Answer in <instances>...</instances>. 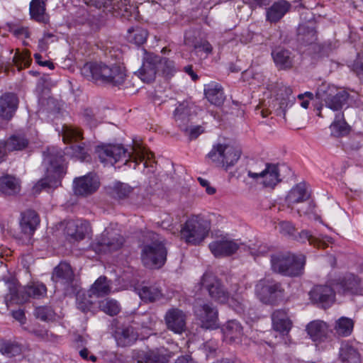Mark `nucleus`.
Instances as JSON below:
<instances>
[{
	"label": "nucleus",
	"mask_w": 363,
	"mask_h": 363,
	"mask_svg": "<svg viewBox=\"0 0 363 363\" xmlns=\"http://www.w3.org/2000/svg\"><path fill=\"white\" fill-rule=\"evenodd\" d=\"M82 74L89 80L101 82L113 86L121 87L126 80L124 67L119 65L108 66L103 63H86L81 69Z\"/></svg>",
	"instance_id": "7ed1b4c3"
},
{
	"label": "nucleus",
	"mask_w": 363,
	"mask_h": 363,
	"mask_svg": "<svg viewBox=\"0 0 363 363\" xmlns=\"http://www.w3.org/2000/svg\"><path fill=\"white\" fill-rule=\"evenodd\" d=\"M31 58L28 52H19L18 50L13 57L12 62L13 65L20 70L24 67H27L30 65Z\"/></svg>",
	"instance_id": "864d4df0"
},
{
	"label": "nucleus",
	"mask_w": 363,
	"mask_h": 363,
	"mask_svg": "<svg viewBox=\"0 0 363 363\" xmlns=\"http://www.w3.org/2000/svg\"><path fill=\"white\" fill-rule=\"evenodd\" d=\"M104 8L108 9V11H116L123 16H128L134 9L130 0H106Z\"/></svg>",
	"instance_id": "c9c22d12"
},
{
	"label": "nucleus",
	"mask_w": 363,
	"mask_h": 363,
	"mask_svg": "<svg viewBox=\"0 0 363 363\" xmlns=\"http://www.w3.org/2000/svg\"><path fill=\"white\" fill-rule=\"evenodd\" d=\"M133 357L138 363H164L165 357L153 351H138L133 353Z\"/></svg>",
	"instance_id": "ea45409f"
},
{
	"label": "nucleus",
	"mask_w": 363,
	"mask_h": 363,
	"mask_svg": "<svg viewBox=\"0 0 363 363\" xmlns=\"http://www.w3.org/2000/svg\"><path fill=\"white\" fill-rule=\"evenodd\" d=\"M45 0H32L30 4V14L33 19L38 22L45 21Z\"/></svg>",
	"instance_id": "a19ab883"
},
{
	"label": "nucleus",
	"mask_w": 363,
	"mask_h": 363,
	"mask_svg": "<svg viewBox=\"0 0 363 363\" xmlns=\"http://www.w3.org/2000/svg\"><path fill=\"white\" fill-rule=\"evenodd\" d=\"M201 284L215 301L220 303H226L229 301V292L216 277L208 274H203L201 279Z\"/></svg>",
	"instance_id": "ddd939ff"
},
{
	"label": "nucleus",
	"mask_w": 363,
	"mask_h": 363,
	"mask_svg": "<svg viewBox=\"0 0 363 363\" xmlns=\"http://www.w3.org/2000/svg\"><path fill=\"white\" fill-rule=\"evenodd\" d=\"M20 182L16 177L6 175L0 177V191L7 196H13L20 192Z\"/></svg>",
	"instance_id": "473e14b6"
},
{
	"label": "nucleus",
	"mask_w": 363,
	"mask_h": 363,
	"mask_svg": "<svg viewBox=\"0 0 363 363\" xmlns=\"http://www.w3.org/2000/svg\"><path fill=\"white\" fill-rule=\"evenodd\" d=\"M95 302L93 296L90 292L85 291H79L76 295L77 308L84 313L89 312L94 313Z\"/></svg>",
	"instance_id": "c85d7f7f"
},
{
	"label": "nucleus",
	"mask_w": 363,
	"mask_h": 363,
	"mask_svg": "<svg viewBox=\"0 0 363 363\" xmlns=\"http://www.w3.org/2000/svg\"><path fill=\"white\" fill-rule=\"evenodd\" d=\"M159 70H161L162 74L169 77H172L176 72L174 62L167 58L162 57L160 56V62H158Z\"/></svg>",
	"instance_id": "6e6d98bb"
},
{
	"label": "nucleus",
	"mask_w": 363,
	"mask_h": 363,
	"mask_svg": "<svg viewBox=\"0 0 363 363\" xmlns=\"http://www.w3.org/2000/svg\"><path fill=\"white\" fill-rule=\"evenodd\" d=\"M21 351V345L16 342L4 341L0 344V352L9 357L20 354Z\"/></svg>",
	"instance_id": "603ef678"
},
{
	"label": "nucleus",
	"mask_w": 363,
	"mask_h": 363,
	"mask_svg": "<svg viewBox=\"0 0 363 363\" xmlns=\"http://www.w3.org/2000/svg\"><path fill=\"white\" fill-rule=\"evenodd\" d=\"M307 332L314 342H320L326 338L328 333L327 324L322 320H314L307 325Z\"/></svg>",
	"instance_id": "2f4dec72"
},
{
	"label": "nucleus",
	"mask_w": 363,
	"mask_h": 363,
	"mask_svg": "<svg viewBox=\"0 0 363 363\" xmlns=\"http://www.w3.org/2000/svg\"><path fill=\"white\" fill-rule=\"evenodd\" d=\"M256 291L260 300L267 304H274L278 298L284 296V289L280 283H269L267 284H259L256 286Z\"/></svg>",
	"instance_id": "f3484780"
},
{
	"label": "nucleus",
	"mask_w": 363,
	"mask_h": 363,
	"mask_svg": "<svg viewBox=\"0 0 363 363\" xmlns=\"http://www.w3.org/2000/svg\"><path fill=\"white\" fill-rule=\"evenodd\" d=\"M237 313H242L244 311L242 303L233 297L230 296L229 301L227 302Z\"/></svg>",
	"instance_id": "69168bd1"
},
{
	"label": "nucleus",
	"mask_w": 363,
	"mask_h": 363,
	"mask_svg": "<svg viewBox=\"0 0 363 363\" xmlns=\"http://www.w3.org/2000/svg\"><path fill=\"white\" fill-rule=\"evenodd\" d=\"M43 164L46 169L45 178L34 186L33 191L39 193L42 189H53L61 185V179L66 174L63 152L55 147H48L43 152Z\"/></svg>",
	"instance_id": "f257e3e1"
},
{
	"label": "nucleus",
	"mask_w": 363,
	"mask_h": 363,
	"mask_svg": "<svg viewBox=\"0 0 363 363\" xmlns=\"http://www.w3.org/2000/svg\"><path fill=\"white\" fill-rule=\"evenodd\" d=\"M133 191V187L129 184L121 182H116L107 187L108 194L118 201L129 198Z\"/></svg>",
	"instance_id": "7c9ffc66"
},
{
	"label": "nucleus",
	"mask_w": 363,
	"mask_h": 363,
	"mask_svg": "<svg viewBox=\"0 0 363 363\" xmlns=\"http://www.w3.org/2000/svg\"><path fill=\"white\" fill-rule=\"evenodd\" d=\"M248 250L252 256L257 257L266 254L269 251V248L266 245H260L257 249L248 247Z\"/></svg>",
	"instance_id": "e2e57ef3"
},
{
	"label": "nucleus",
	"mask_w": 363,
	"mask_h": 363,
	"mask_svg": "<svg viewBox=\"0 0 363 363\" xmlns=\"http://www.w3.org/2000/svg\"><path fill=\"white\" fill-rule=\"evenodd\" d=\"M167 250L159 241L145 245L141 251V260L143 264L150 269H158L165 263Z\"/></svg>",
	"instance_id": "9d476101"
},
{
	"label": "nucleus",
	"mask_w": 363,
	"mask_h": 363,
	"mask_svg": "<svg viewBox=\"0 0 363 363\" xmlns=\"http://www.w3.org/2000/svg\"><path fill=\"white\" fill-rule=\"evenodd\" d=\"M247 175L265 188L274 189L281 181L279 165L277 164L266 163L265 168L260 172L248 170Z\"/></svg>",
	"instance_id": "f8f14e48"
},
{
	"label": "nucleus",
	"mask_w": 363,
	"mask_h": 363,
	"mask_svg": "<svg viewBox=\"0 0 363 363\" xmlns=\"http://www.w3.org/2000/svg\"><path fill=\"white\" fill-rule=\"evenodd\" d=\"M205 95L208 101L216 106H220L225 100L223 89L218 84H209L205 89Z\"/></svg>",
	"instance_id": "e433bc0d"
},
{
	"label": "nucleus",
	"mask_w": 363,
	"mask_h": 363,
	"mask_svg": "<svg viewBox=\"0 0 363 363\" xmlns=\"http://www.w3.org/2000/svg\"><path fill=\"white\" fill-rule=\"evenodd\" d=\"M311 197L306 184L301 182L295 185L288 193L286 203L289 208H293L296 204L303 203Z\"/></svg>",
	"instance_id": "4be33fe9"
},
{
	"label": "nucleus",
	"mask_w": 363,
	"mask_h": 363,
	"mask_svg": "<svg viewBox=\"0 0 363 363\" xmlns=\"http://www.w3.org/2000/svg\"><path fill=\"white\" fill-rule=\"evenodd\" d=\"M272 56L277 67L287 69L293 65V57L289 50L283 48H277L272 52Z\"/></svg>",
	"instance_id": "c756f323"
},
{
	"label": "nucleus",
	"mask_w": 363,
	"mask_h": 363,
	"mask_svg": "<svg viewBox=\"0 0 363 363\" xmlns=\"http://www.w3.org/2000/svg\"><path fill=\"white\" fill-rule=\"evenodd\" d=\"M6 152L22 150L28 146V140L22 135H13L4 142Z\"/></svg>",
	"instance_id": "a18cd8bd"
},
{
	"label": "nucleus",
	"mask_w": 363,
	"mask_h": 363,
	"mask_svg": "<svg viewBox=\"0 0 363 363\" xmlns=\"http://www.w3.org/2000/svg\"><path fill=\"white\" fill-rule=\"evenodd\" d=\"M74 272L71 266L66 262H60L55 269L52 279L55 282L69 285L74 280Z\"/></svg>",
	"instance_id": "cd10ccee"
},
{
	"label": "nucleus",
	"mask_w": 363,
	"mask_h": 363,
	"mask_svg": "<svg viewBox=\"0 0 363 363\" xmlns=\"http://www.w3.org/2000/svg\"><path fill=\"white\" fill-rule=\"evenodd\" d=\"M191 107L187 102L180 104L174 111V118L181 128L185 126L189 122Z\"/></svg>",
	"instance_id": "79ce46f5"
},
{
	"label": "nucleus",
	"mask_w": 363,
	"mask_h": 363,
	"mask_svg": "<svg viewBox=\"0 0 363 363\" xmlns=\"http://www.w3.org/2000/svg\"><path fill=\"white\" fill-rule=\"evenodd\" d=\"M138 295L146 302L155 301L162 296L161 290L156 286H143L138 289Z\"/></svg>",
	"instance_id": "c03bdc74"
},
{
	"label": "nucleus",
	"mask_w": 363,
	"mask_h": 363,
	"mask_svg": "<svg viewBox=\"0 0 363 363\" xmlns=\"http://www.w3.org/2000/svg\"><path fill=\"white\" fill-rule=\"evenodd\" d=\"M67 154H69L72 157H76L81 161L86 160L89 155L83 143L79 145H73L67 149Z\"/></svg>",
	"instance_id": "5fc2aeb1"
},
{
	"label": "nucleus",
	"mask_w": 363,
	"mask_h": 363,
	"mask_svg": "<svg viewBox=\"0 0 363 363\" xmlns=\"http://www.w3.org/2000/svg\"><path fill=\"white\" fill-rule=\"evenodd\" d=\"M124 242V238L117 230L106 228L91 244V247L96 253L111 252L119 250Z\"/></svg>",
	"instance_id": "9b49d317"
},
{
	"label": "nucleus",
	"mask_w": 363,
	"mask_h": 363,
	"mask_svg": "<svg viewBox=\"0 0 363 363\" xmlns=\"http://www.w3.org/2000/svg\"><path fill=\"white\" fill-rule=\"evenodd\" d=\"M8 293L3 303H0V313H6L13 305H20L27 302L30 298L43 297L47 292L45 284L40 282H30L25 286H21L16 281L6 283Z\"/></svg>",
	"instance_id": "f03ea898"
},
{
	"label": "nucleus",
	"mask_w": 363,
	"mask_h": 363,
	"mask_svg": "<svg viewBox=\"0 0 363 363\" xmlns=\"http://www.w3.org/2000/svg\"><path fill=\"white\" fill-rule=\"evenodd\" d=\"M299 40L305 44H312L317 40L316 31L313 28L301 25L298 28Z\"/></svg>",
	"instance_id": "8fccbe9b"
},
{
	"label": "nucleus",
	"mask_w": 363,
	"mask_h": 363,
	"mask_svg": "<svg viewBox=\"0 0 363 363\" xmlns=\"http://www.w3.org/2000/svg\"><path fill=\"white\" fill-rule=\"evenodd\" d=\"M97 154L101 162L110 163L111 165L123 158L125 160L124 164H127L129 160H131L135 163L134 168H135L139 162L145 160H150L153 156L152 152H148L145 147L139 145L133 147V152L131 154H127L126 150L121 145L99 147Z\"/></svg>",
	"instance_id": "20e7f679"
},
{
	"label": "nucleus",
	"mask_w": 363,
	"mask_h": 363,
	"mask_svg": "<svg viewBox=\"0 0 363 363\" xmlns=\"http://www.w3.org/2000/svg\"><path fill=\"white\" fill-rule=\"evenodd\" d=\"M39 223L40 218L35 211L27 210L21 213L20 226L24 234L28 235L33 234Z\"/></svg>",
	"instance_id": "bb28decb"
},
{
	"label": "nucleus",
	"mask_w": 363,
	"mask_h": 363,
	"mask_svg": "<svg viewBox=\"0 0 363 363\" xmlns=\"http://www.w3.org/2000/svg\"><path fill=\"white\" fill-rule=\"evenodd\" d=\"M279 231L285 235H293L295 232V227L291 222L281 221L279 223Z\"/></svg>",
	"instance_id": "680f3d73"
},
{
	"label": "nucleus",
	"mask_w": 363,
	"mask_h": 363,
	"mask_svg": "<svg viewBox=\"0 0 363 363\" xmlns=\"http://www.w3.org/2000/svg\"><path fill=\"white\" fill-rule=\"evenodd\" d=\"M96 297L104 296L111 292L110 281L104 276L99 277L88 291Z\"/></svg>",
	"instance_id": "58836bf2"
},
{
	"label": "nucleus",
	"mask_w": 363,
	"mask_h": 363,
	"mask_svg": "<svg viewBox=\"0 0 363 363\" xmlns=\"http://www.w3.org/2000/svg\"><path fill=\"white\" fill-rule=\"evenodd\" d=\"M99 307L106 314L113 316L116 315L121 311V307L117 301L106 298L99 303Z\"/></svg>",
	"instance_id": "3c124183"
},
{
	"label": "nucleus",
	"mask_w": 363,
	"mask_h": 363,
	"mask_svg": "<svg viewBox=\"0 0 363 363\" xmlns=\"http://www.w3.org/2000/svg\"><path fill=\"white\" fill-rule=\"evenodd\" d=\"M272 320L273 328L277 331L281 333L288 332L291 328V323L284 310L275 311L272 314Z\"/></svg>",
	"instance_id": "72a5a7b5"
},
{
	"label": "nucleus",
	"mask_w": 363,
	"mask_h": 363,
	"mask_svg": "<svg viewBox=\"0 0 363 363\" xmlns=\"http://www.w3.org/2000/svg\"><path fill=\"white\" fill-rule=\"evenodd\" d=\"M181 129L189 135L191 140L197 138L201 133L204 132V128L201 125H194L188 127L186 125Z\"/></svg>",
	"instance_id": "bf43d9fd"
},
{
	"label": "nucleus",
	"mask_w": 363,
	"mask_h": 363,
	"mask_svg": "<svg viewBox=\"0 0 363 363\" xmlns=\"http://www.w3.org/2000/svg\"><path fill=\"white\" fill-rule=\"evenodd\" d=\"M158 62H160V56L153 53L147 54L144 57L141 67L135 74L143 82H152L155 80L159 71Z\"/></svg>",
	"instance_id": "dca6fc26"
},
{
	"label": "nucleus",
	"mask_w": 363,
	"mask_h": 363,
	"mask_svg": "<svg viewBox=\"0 0 363 363\" xmlns=\"http://www.w3.org/2000/svg\"><path fill=\"white\" fill-rule=\"evenodd\" d=\"M225 340L232 344L242 345L245 343L247 337L244 335L241 324L235 320H230L223 327Z\"/></svg>",
	"instance_id": "aec40b11"
},
{
	"label": "nucleus",
	"mask_w": 363,
	"mask_h": 363,
	"mask_svg": "<svg viewBox=\"0 0 363 363\" xmlns=\"http://www.w3.org/2000/svg\"><path fill=\"white\" fill-rule=\"evenodd\" d=\"M354 325L353 319L345 316L340 317L335 323V333L339 337H348L352 333Z\"/></svg>",
	"instance_id": "f704fd0d"
},
{
	"label": "nucleus",
	"mask_w": 363,
	"mask_h": 363,
	"mask_svg": "<svg viewBox=\"0 0 363 363\" xmlns=\"http://www.w3.org/2000/svg\"><path fill=\"white\" fill-rule=\"evenodd\" d=\"M198 181L203 187L206 188V192L208 194L213 195L216 193V189L210 185V183L208 180L203 179L201 177H199Z\"/></svg>",
	"instance_id": "0e129e2a"
},
{
	"label": "nucleus",
	"mask_w": 363,
	"mask_h": 363,
	"mask_svg": "<svg viewBox=\"0 0 363 363\" xmlns=\"http://www.w3.org/2000/svg\"><path fill=\"white\" fill-rule=\"evenodd\" d=\"M340 358L343 362L359 363V354L352 346L348 345H342L340 350Z\"/></svg>",
	"instance_id": "de8ad7c7"
},
{
	"label": "nucleus",
	"mask_w": 363,
	"mask_h": 363,
	"mask_svg": "<svg viewBox=\"0 0 363 363\" xmlns=\"http://www.w3.org/2000/svg\"><path fill=\"white\" fill-rule=\"evenodd\" d=\"M241 155L240 149L226 144H217L213 146L208 157L218 167L228 169L234 166Z\"/></svg>",
	"instance_id": "1a4fd4ad"
},
{
	"label": "nucleus",
	"mask_w": 363,
	"mask_h": 363,
	"mask_svg": "<svg viewBox=\"0 0 363 363\" xmlns=\"http://www.w3.org/2000/svg\"><path fill=\"white\" fill-rule=\"evenodd\" d=\"M210 230L209 223L199 216H191L182 225L181 238L186 243L197 245L207 237Z\"/></svg>",
	"instance_id": "0eeeda50"
},
{
	"label": "nucleus",
	"mask_w": 363,
	"mask_h": 363,
	"mask_svg": "<svg viewBox=\"0 0 363 363\" xmlns=\"http://www.w3.org/2000/svg\"><path fill=\"white\" fill-rule=\"evenodd\" d=\"M291 4L286 0L275 1L266 11V20L271 23L279 22L291 9Z\"/></svg>",
	"instance_id": "b1692460"
},
{
	"label": "nucleus",
	"mask_w": 363,
	"mask_h": 363,
	"mask_svg": "<svg viewBox=\"0 0 363 363\" xmlns=\"http://www.w3.org/2000/svg\"><path fill=\"white\" fill-rule=\"evenodd\" d=\"M34 315L43 321H50L54 319L55 313L50 307L38 306L35 308Z\"/></svg>",
	"instance_id": "4d7b16f0"
},
{
	"label": "nucleus",
	"mask_w": 363,
	"mask_h": 363,
	"mask_svg": "<svg viewBox=\"0 0 363 363\" xmlns=\"http://www.w3.org/2000/svg\"><path fill=\"white\" fill-rule=\"evenodd\" d=\"M194 313L202 327L215 328L218 325V311L212 303H196L194 306Z\"/></svg>",
	"instance_id": "2eb2a0df"
},
{
	"label": "nucleus",
	"mask_w": 363,
	"mask_h": 363,
	"mask_svg": "<svg viewBox=\"0 0 363 363\" xmlns=\"http://www.w3.org/2000/svg\"><path fill=\"white\" fill-rule=\"evenodd\" d=\"M117 345L121 347L131 345L138 339V333L130 325L118 328L115 332Z\"/></svg>",
	"instance_id": "a878e982"
},
{
	"label": "nucleus",
	"mask_w": 363,
	"mask_h": 363,
	"mask_svg": "<svg viewBox=\"0 0 363 363\" xmlns=\"http://www.w3.org/2000/svg\"><path fill=\"white\" fill-rule=\"evenodd\" d=\"M336 290L342 294L363 295L361 280L354 274L347 275L337 283Z\"/></svg>",
	"instance_id": "412c9836"
},
{
	"label": "nucleus",
	"mask_w": 363,
	"mask_h": 363,
	"mask_svg": "<svg viewBox=\"0 0 363 363\" xmlns=\"http://www.w3.org/2000/svg\"><path fill=\"white\" fill-rule=\"evenodd\" d=\"M331 134L335 137H340L348 133V128L341 113L336 115L334 122L330 125Z\"/></svg>",
	"instance_id": "09e8293b"
},
{
	"label": "nucleus",
	"mask_w": 363,
	"mask_h": 363,
	"mask_svg": "<svg viewBox=\"0 0 363 363\" xmlns=\"http://www.w3.org/2000/svg\"><path fill=\"white\" fill-rule=\"evenodd\" d=\"M89 6H93L99 9L104 8L106 6V0H83Z\"/></svg>",
	"instance_id": "774afa93"
},
{
	"label": "nucleus",
	"mask_w": 363,
	"mask_h": 363,
	"mask_svg": "<svg viewBox=\"0 0 363 363\" xmlns=\"http://www.w3.org/2000/svg\"><path fill=\"white\" fill-rule=\"evenodd\" d=\"M18 105V99L13 93H5L0 97V116L6 120H10Z\"/></svg>",
	"instance_id": "5701e85b"
},
{
	"label": "nucleus",
	"mask_w": 363,
	"mask_h": 363,
	"mask_svg": "<svg viewBox=\"0 0 363 363\" xmlns=\"http://www.w3.org/2000/svg\"><path fill=\"white\" fill-rule=\"evenodd\" d=\"M167 328L171 331L181 334L186 329V315L177 308L169 309L164 315Z\"/></svg>",
	"instance_id": "a211bd4d"
},
{
	"label": "nucleus",
	"mask_w": 363,
	"mask_h": 363,
	"mask_svg": "<svg viewBox=\"0 0 363 363\" xmlns=\"http://www.w3.org/2000/svg\"><path fill=\"white\" fill-rule=\"evenodd\" d=\"M147 38V31L140 27L131 28L128 30L127 39L130 43L140 45L143 44Z\"/></svg>",
	"instance_id": "49530a36"
},
{
	"label": "nucleus",
	"mask_w": 363,
	"mask_h": 363,
	"mask_svg": "<svg viewBox=\"0 0 363 363\" xmlns=\"http://www.w3.org/2000/svg\"><path fill=\"white\" fill-rule=\"evenodd\" d=\"M305 262L303 255L296 256L289 252H280L271 256L272 270L289 277L300 275L303 269Z\"/></svg>",
	"instance_id": "423d86ee"
},
{
	"label": "nucleus",
	"mask_w": 363,
	"mask_h": 363,
	"mask_svg": "<svg viewBox=\"0 0 363 363\" xmlns=\"http://www.w3.org/2000/svg\"><path fill=\"white\" fill-rule=\"evenodd\" d=\"M296 240L302 243L308 241L311 245H313L318 248H325L327 247V244L325 240L314 236L308 230H301L296 237Z\"/></svg>",
	"instance_id": "37998d69"
},
{
	"label": "nucleus",
	"mask_w": 363,
	"mask_h": 363,
	"mask_svg": "<svg viewBox=\"0 0 363 363\" xmlns=\"http://www.w3.org/2000/svg\"><path fill=\"white\" fill-rule=\"evenodd\" d=\"M195 48L197 52H204L207 54L212 51V46L208 41H204L200 44L196 45Z\"/></svg>",
	"instance_id": "338daca9"
},
{
	"label": "nucleus",
	"mask_w": 363,
	"mask_h": 363,
	"mask_svg": "<svg viewBox=\"0 0 363 363\" xmlns=\"http://www.w3.org/2000/svg\"><path fill=\"white\" fill-rule=\"evenodd\" d=\"M82 139V133L80 129L74 127H65L63 131V140L71 142Z\"/></svg>",
	"instance_id": "13d9d810"
},
{
	"label": "nucleus",
	"mask_w": 363,
	"mask_h": 363,
	"mask_svg": "<svg viewBox=\"0 0 363 363\" xmlns=\"http://www.w3.org/2000/svg\"><path fill=\"white\" fill-rule=\"evenodd\" d=\"M86 232L87 225L86 223L69 221L67 224L66 233L74 240H83Z\"/></svg>",
	"instance_id": "4c0bfd02"
},
{
	"label": "nucleus",
	"mask_w": 363,
	"mask_h": 363,
	"mask_svg": "<svg viewBox=\"0 0 363 363\" xmlns=\"http://www.w3.org/2000/svg\"><path fill=\"white\" fill-rule=\"evenodd\" d=\"M84 121L91 128L96 127L99 123L96 113L91 108H85L82 113Z\"/></svg>",
	"instance_id": "052dcab7"
},
{
	"label": "nucleus",
	"mask_w": 363,
	"mask_h": 363,
	"mask_svg": "<svg viewBox=\"0 0 363 363\" xmlns=\"http://www.w3.org/2000/svg\"><path fill=\"white\" fill-rule=\"evenodd\" d=\"M310 296L313 301L321 303L325 308L333 303L335 293L330 286L320 285L315 286L311 291Z\"/></svg>",
	"instance_id": "393cba45"
},
{
	"label": "nucleus",
	"mask_w": 363,
	"mask_h": 363,
	"mask_svg": "<svg viewBox=\"0 0 363 363\" xmlns=\"http://www.w3.org/2000/svg\"><path fill=\"white\" fill-rule=\"evenodd\" d=\"M316 96L325 103L327 108L339 111L346 104L349 94L347 91L337 88L333 84L323 83L316 91Z\"/></svg>",
	"instance_id": "6e6552de"
},
{
	"label": "nucleus",
	"mask_w": 363,
	"mask_h": 363,
	"mask_svg": "<svg viewBox=\"0 0 363 363\" xmlns=\"http://www.w3.org/2000/svg\"><path fill=\"white\" fill-rule=\"evenodd\" d=\"M272 94L275 99L272 101H265L258 105L256 111H259L263 118H266L271 113V109L274 110L277 116H285L286 109L291 106L296 98L292 95V90L290 87L281 84H277L271 89Z\"/></svg>",
	"instance_id": "39448f33"
},
{
	"label": "nucleus",
	"mask_w": 363,
	"mask_h": 363,
	"mask_svg": "<svg viewBox=\"0 0 363 363\" xmlns=\"http://www.w3.org/2000/svg\"><path fill=\"white\" fill-rule=\"evenodd\" d=\"M208 247L211 252L216 257H224L231 256L239 249L245 247V246L238 242V240L223 236L217 238L212 241Z\"/></svg>",
	"instance_id": "4468645a"
},
{
	"label": "nucleus",
	"mask_w": 363,
	"mask_h": 363,
	"mask_svg": "<svg viewBox=\"0 0 363 363\" xmlns=\"http://www.w3.org/2000/svg\"><path fill=\"white\" fill-rule=\"evenodd\" d=\"M99 181L95 174H88L74 180V194L88 196L95 192L99 187Z\"/></svg>",
	"instance_id": "6ab92c4d"
}]
</instances>
